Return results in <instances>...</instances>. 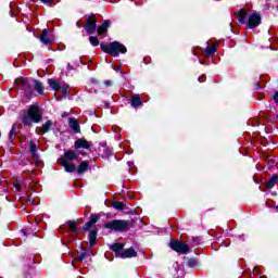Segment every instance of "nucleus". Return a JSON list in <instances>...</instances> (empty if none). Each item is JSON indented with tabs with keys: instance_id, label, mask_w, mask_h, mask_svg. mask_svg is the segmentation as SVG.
I'll list each match as a JSON object with an SVG mask.
<instances>
[{
	"instance_id": "1",
	"label": "nucleus",
	"mask_w": 278,
	"mask_h": 278,
	"mask_svg": "<svg viewBox=\"0 0 278 278\" xmlns=\"http://www.w3.org/2000/svg\"><path fill=\"white\" fill-rule=\"evenodd\" d=\"M15 86L18 90H23L25 97H27L28 99L29 97H31V94H34V89L31 88L33 86L38 94H42L45 92L42 83L38 80H28L26 78L20 77L15 79Z\"/></svg>"
},
{
	"instance_id": "2",
	"label": "nucleus",
	"mask_w": 278,
	"mask_h": 278,
	"mask_svg": "<svg viewBox=\"0 0 278 278\" xmlns=\"http://www.w3.org/2000/svg\"><path fill=\"white\" fill-rule=\"evenodd\" d=\"M238 21L241 25H248L250 29H255V27H260L262 23V15H260L258 12H253L249 15L247 10H241L239 12Z\"/></svg>"
},
{
	"instance_id": "3",
	"label": "nucleus",
	"mask_w": 278,
	"mask_h": 278,
	"mask_svg": "<svg viewBox=\"0 0 278 278\" xmlns=\"http://www.w3.org/2000/svg\"><path fill=\"white\" fill-rule=\"evenodd\" d=\"M100 47L104 53H109L113 58H118L119 53H127V48L118 41H113L109 45L101 43Z\"/></svg>"
},
{
	"instance_id": "4",
	"label": "nucleus",
	"mask_w": 278,
	"mask_h": 278,
	"mask_svg": "<svg viewBox=\"0 0 278 278\" xmlns=\"http://www.w3.org/2000/svg\"><path fill=\"white\" fill-rule=\"evenodd\" d=\"M105 229H110L111 231H129L131 229V222L123 220V219H114L106 224H104Z\"/></svg>"
},
{
	"instance_id": "5",
	"label": "nucleus",
	"mask_w": 278,
	"mask_h": 278,
	"mask_svg": "<svg viewBox=\"0 0 278 278\" xmlns=\"http://www.w3.org/2000/svg\"><path fill=\"white\" fill-rule=\"evenodd\" d=\"M42 121V114L38 106H30L28 112L23 117L24 125L31 126V123H40Z\"/></svg>"
},
{
	"instance_id": "6",
	"label": "nucleus",
	"mask_w": 278,
	"mask_h": 278,
	"mask_svg": "<svg viewBox=\"0 0 278 278\" xmlns=\"http://www.w3.org/2000/svg\"><path fill=\"white\" fill-rule=\"evenodd\" d=\"M33 175H34V172L24 170L22 173V176L13 185L15 190H17V192H21V186H23L25 188V190H28V188L31 187V176Z\"/></svg>"
},
{
	"instance_id": "7",
	"label": "nucleus",
	"mask_w": 278,
	"mask_h": 278,
	"mask_svg": "<svg viewBox=\"0 0 278 278\" xmlns=\"http://www.w3.org/2000/svg\"><path fill=\"white\" fill-rule=\"evenodd\" d=\"M38 38L40 42H42V45L47 46L52 45L53 40H55V37H53V33L49 29H43Z\"/></svg>"
},
{
	"instance_id": "8",
	"label": "nucleus",
	"mask_w": 278,
	"mask_h": 278,
	"mask_svg": "<svg viewBox=\"0 0 278 278\" xmlns=\"http://www.w3.org/2000/svg\"><path fill=\"white\" fill-rule=\"evenodd\" d=\"M169 247L170 249H173V251H176L177 253L186 254L188 253V251H190V248L188 247V244L181 241H172L169 243Z\"/></svg>"
},
{
	"instance_id": "9",
	"label": "nucleus",
	"mask_w": 278,
	"mask_h": 278,
	"mask_svg": "<svg viewBox=\"0 0 278 278\" xmlns=\"http://www.w3.org/2000/svg\"><path fill=\"white\" fill-rule=\"evenodd\" d=\"M29 151L31 153L33 162L35 163V166H42V161L40 160V156L38 155L37 146L33 141H30Z\"/></svg>"
},
{
	"instance_id": "10",
	"label": "nucleus",
	"mask_w": 278,
	"mask_h": 278,
	"mask_svg": "<svg viewBox=\"0 0 278 278\" xmlns=\"http://www.w3.org/2000/svg\"><path fill=\"white\" fill-rule=\"evenodd\" d=\"M85 29L87 34H93L94 31H97V21L94 15H90L88 17Z\"/></svg>"
},
{
	"instance_id": "11",
	"label": "nucleus",
	"mask_w": 278,
	"mask_h": 278,
	"mask_svg": "<svg viewBox=\"0 0 278 278\" xmlns=\"http://www.w3.org/2000/svg\"><path fill=\"white\" fill-rule=\"evenodd\" d=\"M136 255H138V252H136V250H134V248L126 249L122 253H119V257H122V260H127L129 257H136Z\"/></svg>"
},
{
	"instance_id": "12",
	"label": "nucleus",
	"mask_w": 278,
	"mask_h": 278,
	"mask_svg": "<svg viewBox=\"0 0 278 278\" xmlns=\"http://www.w3.org/2000/svg\"><path fill=\"white\" fill-rule=\"evenodd\" d=\"M73 160H77V153L73 150H70L64 153V156L60 159V162H73Z\"/></svg>"
},
{
	"instance_id": "13",
	"label": "nucleus",
	"mask_w": 278,
	"mask_h": 278,
	"mask_svg": "<svg viewBox=\"0 0 278 278\" xmlns=\"http://www.w3.org/2000/svg\"><path fill=\"white\" fill-rule=\"evenodd\" d=\"M218 47V42L213 43L212 46H207L206 49L203 51V55L206 58H212L214 53H216V49Z\"/></svg>"
},
{
	"instance_id": "14",
	"label": "nucleus",
	"mask_w": 278,
	"mask_h": 278,
	"mask_svg": "<svg viewBox=\"0 0 278 278\" xmlns=\"http://www.w3.org/2000/svg\"><path fill=\"white\" fill-rule=\"evenodd\" d=\"M96 223H99V215L93 214V215L90 216L89 222H87V223L84 225L83 229H84L85 231H88V229H90Z\"/></svg>"
},
{
	"instance_id": "15",
	"label": "nucleus",
	"mask_w": 278,
	"mask_h": 278,
	"mask_svg": "<svg viewBox=\"0 0 278 278\" xmlns=\"http://www.w3.org/2000/svg\"><path fill=\"white\" fill-rule=\"evenodd\" d=\"M110 25H112L110 20L104 21L103 24L97 29L98 36H104V34H108V27H110Z\"/></svg>"
},
{
	"instance_id": "16",
	"label": "nucleus",
	"mask_w": 278,
	"mask_h": 278,
	"mask_svg": "<svg viewBox=\"0 0 278 278\" xmlns=\"http://www.w3.org/2000/svg\"><path fill=\"white\" fill-rule=\"evenodd\" d=\"M131 108H140L142 105V98L139 94H132L130 98Z\"/></svg>"
},
{
	"instance_id": "17",
	"label": "nucleus",
	"mask_w": 278,
	"mask_h": 278,
	"mask_svg": "<svg viewBox=\"0 0 278 278\" xmlns=\"http://www.w3.org/2000/svg\"><path fill=\"white\" fill-rule=\"evenodd\" d=\"M97 233H99V229L93 228L89 232V244L90 247H94L97 244Z\"/></svg>"
},
{
	"instance_id": "18",
	"label": "nucleus",
	"mask_w": 278,
	"mask_h": 278,
	"mask_svg": "<svg viewBox=\"0 0 278 278\" xmlns=\"http://www.w3.org/2000/svg\"><path fill=\"white\" fill-rule=\"evenodd\" d=\"M110 249H111V251H114V253H116V255L118 257H121V253H123L121 251H123V249H125V244L124 243H113L110 245Z\"/></svg>"
},
{
	"instance_id": "19",
	"label": "nucleus",
	"mask_w": 278,
	"mask_h": 278,
	"mask_svg": "<svg viewBox=\"0 0 278 278\" xmlns=\"http://www.w3.org/2000/svg\"><path fill=\"white\" fill-rule=\"evenodd\" d=\"M61 165L64 166L66 173H75L77 170V166H75V164L71 163V162H60Z\"/></svg>"
},
{
	"instance_id": "20",
	"label": "nucleus",
	"mask_w": 278,
	"mask_h": 278,
	"mask_svg": "<svg viewBox=\"0 0 278 278\" xmlns=\"http://www.w3.org/2000/svg\"><path fill=\"white\" fill-rule=\"evenodd\" d=\"M75 149H90V143L87 140L78 139L75 141Z\"/></svg>"
},
{
	"instance_id": "21",
	"label": "nucleus",
	"mask_w": 278,
	"mask_h": 278,
	"mask_svg": "<svg viewBox=\"0 0 278 278\" xmlns=\"http://www.w3.org/2000/svg\"><path fill=\"white\" fill-rule=\"evenodd\" d=\"M51 127H53V122L49 119L39 128V134H47Z\"/></svg>"
},
{
	"instance_id": "22",
	"label": "nucleus",
	"mask_w": 278,
	"mask_h": 278,
	"mask_svg": "<svg viewBox=\"0 0 278 278\" xmlns=\"http://www.w3.org/2000/svg\"><path fill=\"white\" fill-rule=\"evenodd\" d=\"M68 125H70L71 129H73V131H75V134H79V122H77V119L70 118Z\"/></svg>"
},
{
	"instance_id": "23",
	"label": "nucleus",
	"mask_w": 278,
	"mask_h": 278,
	"mask_svg": "<svg viewBox=\"0 0 278 278\" xmlns=\"http://www.w3.org/2000/svg\"><path fill=\"white\" fill-rule=\"evenodd\" d=\"M21 129V127L17 124H14L10 130L9 134V140L10 142H13V138L14 136H16V134H18V130Z\"/></svg>"
},
{
	"instance_id": "24",
	"label": "nucleus",
	"mask_w": 278,
	"mask_h": 278,
	"mask_svg": "<svg viewBox=\"0 0 278 278\" xmlns=\"http://www.w3.org/2000/svg\"><path fill=\"white\" fill-rule=\"evenodd\" d=\"M87 170H88V161H83L77 168V173L78 175H84V173H86Z\"/></svg>"
},
{
	"instance_id": "25",
	"label": "nucleus",
	"mask_w": 278,
	"mask_h": 278,
	"mask_svg": "<svg viewBox=\"0 0 278 278\" xmlns=\"http://www.w3.org/2000/svg\"><path fill=\"white\" fill-rule=\"evenodd\" d=\"M48 84H49L50 88H52V90H54L55 92H58V90H60V88L62 86V85H60V83H58L54 79H49Z\"/></svg>"
},
{
	"instance_id": "26",
	"label": "nucleus",
	"mask_w": 278,
	"mask_h": 278,
	"mask_svg": "<svg viewBox=\"0 0 278 278\" xmlns=\"http://www.w3.org/2000/svg\"><path fill=\"white\" fill-rule=\"evenodd\" d=\"M277 181H278V176L277 175L273 176L269 180L266 181L267 188H275V186L277 185Z\"/></svg>"
},
{
	"instance_id": "27",
	"label": "nucleus",
	"mask_w": 278,
	"mask_h": 278,
	"mask_svg": "<svg viewBox=\"0 0 278 278\" xmlns=\"http://www.w3.org/2000/svg\"><path fill=\"white\" fill-rule=\"evenodd\" d=\"M68 88L70 87L67 84H65V83L61 84L60 90L63 94V99H66V97H68Z\"/></svg>"
},
{
	"instance_id": "28",
	"label": "nucleus",
	"mask_w": 278,
	"mask_h": 278,
	"mask_svg": "<svg viewBox=\"0 0 278 278\" xmlns=\"http://www.w3.org/2000/svg\"><path fill=\"white\" fill-rule=\"evenodd\" d=\"M67 226L71 229L72 236H75L77 233V224L75 222H67Z\"/></svg>"
},
{
	"instance_id": "29",
	"label": "nucleus",
	"mask_w": 278,
	"mask_h": 278,
	"mask_svg": "<svg viewBox=\"0 0 278 278\" xmlns=\"http://www.w3.org/2000/svg\"><path fill=\"white\" fill-rule=\"evenodd\" d=\"M188 266L190 268H199L200 264H199V261L197 258H190L188 261Z\"/></svg>"
},
{
	"instance_id": "30",
	"label": "nucleus",
	"mask_w": 278,
	"mask_h": 278,
	"mask_svg": "<svg viewBox=\"0 0 278 278\" xmlns=\"http://www.w3.org/2000/svg\"><path fill=\"white\" fill-rule=\"evenodd\" d=\"M91 252H81L80 254L77 255L78 262H81L83 260H87V257H90Z\"/></svg>"
},
{
	"instance_id": "31",
	"label": "nucleus",
	"mask_w": 278,
	"mask_h": 278,
	"mask_svg": "<svg viewBox=\"0 0 278 278\" xmlns=\"http://www.w3.org/2000/svg\"><path fill=\"white\" fill-rule=\"evenodd\" d=\"M113 207L123 212V210H125V204L123 202H113Z\"/></svg>"
},
{
	"instance_id": "32",
	"label": "nucleus",
	"mask_w": 278,
	"mask_h": 278,
	"mask_svg": "<svg viewBox=\"0 0 278 278\" xmlns=\"http://www.w3.org/2000/svg\"><path fill=\"white\" fill-rule=\"evenodd\" d=\"M89 41H90V45H92V47H99V38L97 37H89Z\"/></svg>"
},
{
	"instance_id": "33",
	"label": "nucleus",
	"mask_w": 278,
	"mask_h": 278,
	"mask_svg": "<svg viewBox=\"0 0 278 278\" xmlns=\"http://www.w3.org/2000/svg\"><path fill=\"white\" fill-rule=\"evenodd\" d=\"M198 81H200V84H203V81H205V75H202L198 78Z\"/></svg>"
},
{
	"instance_id": "34",
	"label": "nucleus",
	"mask_w": 278,
	"mask_h": 278,
	"mask_svg": "<svg viewBox=\"0 0 278 278\" xmlns=\"http://www.w3.org/2000/svg\"><path fill=\"white\" fill-rule=\"evenodd\" d=\"M104 86H106L108 88H110V86H112V80H105V81H104Z\"/></svg>"
},
{
	"instance_id": "35",
	"label": "nucleus",
	"mask_w": 278,
	"mask_h": 278,
	"mask_svg": "<svg viewBox=\"0 0 278 278\" xmlns=\"http://www.w3.org/2000/svg\"><path fill=\"white\" fill-rule=\"evenodd\" d=\"M274 101L275 103H278V91L274 93Z\"/></svg>"
},
{
	"instance_id": "36",
	"label": "nucleus",
	"mask_w": 278,
	"mask_h": 278,
	"mask_svg": "<svg viewBox=\"0 0 278 278\" xmlns=\"http://www.w3.org/2000/svg\"><path fill=\"white\" fill-rule=\"evenodd\" d=\"M253 275H260V268L258 267H255L253 269Z\"/></svg>"
},
{
	"instance_id": "37",
	"label": "nucleus",
	"mask_w": 278,
	"mask_h": 278,
	"mask_svg": "<svg viewBox=\"0 0 278 278\" xmlns=\"http://www.w3.org/2000/svg\"><path fill=\"white\" fill-rule=\"evenodd\" d=\"M41 3H53V0H39Z\"/></svg>"
},
{
	"instance_id": "38",
	"label": "nucleus",
	"mask_w": 278,
	"mask_h": 278,
	"mask_svg": "<svg viewBox=\"0 0 278 278\" xmlns=\"http://www.w3.org/2000/svg\"><path fill=\"white\" fill-rule=\"evenodd\" d=\"M128 167L131 168L134 166V162L129 161L128 163Z\"/></svg>"
},
{
	"instance_id": "39",
	"label": "nucleus",
	"mask_w": 278,
	"mask_h": 278,
	"mask_svg": "<svg viewBox=\"0 0 278 278\" xmlns=\"http://www.w3.org/2000/svg\"><path fill=\"white\" fill-rule=\"evenodd\" d=\"M28 201H29L30 203H34V198L28 197Z\"/></svg>"
},
{
	"instance_id": "40",
	"label": "nucleus",
	"mask_w": 278,
	"mask_h": 278,
	"mask_svg": "<svg viewBox=\"0 0 278 278\" xmlns=\"http://www.w3.org/2000/svg\"><path fill=\"white\" fill-rule=\"evenodd\" d=\"M77 27L81 29V25L79 24V22H77Z\"/></svg>"
},
{
	"instance_id": "41",
	"label": "nucleus",
	"mask_w": 278,
	"mask_h": 278,
	"mask_svg": "<svg viewBox=\"0 0 278 278\" xmlns=\"http://www.w3.org/2000/svg\"><path fill=\"white\" fill-rule=\"evenodd\" d=\"M119 68H121V67L116 66V67H114V71H119Z\"/></svg>"
},
{
	"instance_id": "42",
	"label": "nucleus",
	"mask_w": 278,
	"mask_h": 278,
	"mask_svg": "<svg viewBox=\"0 0 278 278\" xmlns=\"http://www.w3.org/2000/svg\"><path fill=\"white\" fill-rule=\"evenodd\" d=\"M62 116H63V117H64V116H68V113H63Z\"/></svg>"
},
{
	"instance_id": "43",
	"label": "nucleus",
	"mask_w": 278,
	"mask_h": 278,
	"mask_svg": "<svg viewBox=\"0 0 278 278\" xmlns=\"http://www.w3.org/2000/svg\"><path fill=\"white\" fill-rule=\"evenodd\" d=\"M22 233H24V236H25V230H22Z\"/></svg>"
},
{
	"instance_id": "44",
	"label": "nucleus",
	"mask_w": 278,
	"mask_h": 278,
	"mask_svg": "<svg viewBox=\"0 0 278 278\" xmlns=\"http://www.w3.org/2000/svg\"><path fill=\"white\" fill-rule=\"evenodd\" d=\"M267 207H270V205H268V203H266Z\"/></svg>"
},
{
	"instance_id": "45",
	"label": "nucleus",
	"mask_w": 278,
	"mask_h": 278,
	"mask_svg": "<svg viewBox=\"0 0 278 278\" xmlns=\"http://www.w3.org/2000/svg\"><path fill=\"white\" fill-rule=\"evenodd\" d=\"M201 64H205V62H201Z\"/></svg>"
},
{
	"instance_id": "46",
	"label": "nucleus",
	"mask_w": 278,
	"mask_h": 278,
	"mask_svg": "<svg viewBox=\"0 0 278 278\" xmlns=\"http://www.w3.org/2000/svg\"><path fill=\"white\" fill-rule=\"evenodd\" d=\"M261 278H264V277H261Z\"/></svg>"
}]
</instances>
